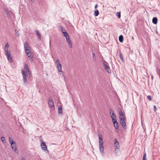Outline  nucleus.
<instances>
[{
    "mask_svg": "<svg viewBox=\"0 0 160 160\" xmlns=\"http://www.w3.org/2000/svg\"><path fill=\"white\" fill-rule=\"evenodd\" d=\"M15 33L17 35V36H18V37H19V34L18 33V31L17 29H15Z\"/></svg>",
    "mask_w": 160,
    "mask_h": 160,
    "instance_id": "obj_33",
    "label": "nucleus"
},
{
    "mask_svg": "<svg viewBox=\"0 0 160 160\" xmlns=\"http://www.w3.org/2000/svg\"><path fill=\"white\" fill-rule=\"evenodd\" d=\"M146 153H145L143 156V159H146Z\"/></svg>",
    "mask_w": 160,
    "mask_h": 160,
    "instance_id": "obj_38",
    "label": "nucleus"
},
{
    "mask_svg": "<svg viewBox=\"0 0 160 160\" xmlns=\"http://www.w3.org/2000/svg\"><path fill=\"white\" fill-rule=\"evenodd\" d=\"M41 146L42 150L45 151L47 149V147L45 142H42Z\"/></svg>",
    "mask_w": 160,
    "mask_h": 160,
    "instance_id": "obj_10",
    "label": "nucleus"
},
{
    "mask_svg": "<svg viewBox=\"0 0 160 160\" xmlns=\"http://www.w3.org/2000/svg\"><path fill=\"white\" fill-rule=\"evenodd\" d=\"M103 144H99V148L100 152L102 155H103L104 154V148L103 146Z\"/></svg>",
    "mask_w": 160,
    "mask_h": 160,
    "instance_id": "obj_11",
    "label": "nucleus"
},
{
    "mask_svg": "<svg viewBox=\"0 0 160 160\" xmlns=\"http://www.w3.org/2000/svg\"><path fill=\"white\" fill-rule=\"evenodd\" d=\"M99 14V12L98 11L97 9H95L94 14V15L95 16H97Z\"/></svg>",
    "mask_w": 160,
    "mask_h": 160,
    "instance_id": "obj_20",
    "label": "nucleus"
},
{
    "mask_svg": "<svg viewBox=\"0 0 160 160\" xmlns=\"http://www.w3.org/2000/svg\"><path fill=\"white\" fill-rule=\"evenodd\" d=\"M62 108L61 106L58 108V113L59 114L62 113Z\"/></svg>",
    "mask_w": 160,
    "mask_h": 160,
    "instance_id": "obj_19",
    "label": "nucleus"
},
{
    "mask_svg": "<svg viewBox=\"0 0 160 160\" xmlns=\"http://www.w3.org/2000/svg\"><path fill=\"white\" fill-rule=\"evenodd\" d=\"M112 121L113 124H115V123L117 122L116 120V118L114 119H112Z\"/></svg>",
    "mask_w": 160,
    "mask_h": 160,
    "instance_id": "obj_32",
    "label": "nucleus"
},
{
    "mask_svg": "<svg viewBox=\"0 0 160 160\" xmlns=\"http://www.w3.org/2000/svg\"><path fill=\"white\" fill-rule=\"evenodd\" d=\"M119 142L116 140V139H115L114 145L116 148H118L119 147Z\"/></svg>",
    "mask_w": 160,
    "mask_h": 160,
    "instance_id": "obj_16",
    "label": "nucleus"
},
{
    "mask_svg": "<svg viewBox=\"0 0 160 160\" xmlns=\"http://www.w3.org/2000/svg\"><path fill=\"white\" fill-rule=\"evenodd\" d=\"M22 160H26V159L24 158H22Z\"/></svg>",
    "mask_w": 160,
    "mask_h": 160,
    "instance_id": "obj_42",
    "label": "nucleus"
},
{
    "mask_svg": "<svg viewBox=\"0 0 160 160\" xmlns=\"http://www.w3.org/2000/svg\"><path fill=\"white\" fill-rule=\"evenodd\" d=\"M9 142L10 143V144L12 142H14V141L13 140L12 138H11L10 137H9Z\"/></svg>",
    "mask_w": 160,
    "mask_h": 160,
    "instance_id": "obj_34",
    "label": "nucleus"
},
{
    "mask_svg": "<svg viewBox=\"0 0 160 160\" xmlns=\"http://www.w3.org/2000/svg\"><path fill=\"white\" fill-rule=\"evenodd\" d=\"M119 56H120V58L121 59V60L122 61V62H123L124 61V59L123 58V56L122 55L121 53L120 52H119Z\"/></svg>",
    "mask_w": 160,
    "mask_h": 160,
    "instance_id": "obj_23",
    "label": "nucleus"
},
{
    "mask_svg": "<svg viewBox=\"0 0 160 160\" xmlns=\"http://www.w3.org/2000/svg\"><path fill=\"white\" fill-rule=\"evenodd\" d=\"M112 119H114L116 118V116H111Z\"/></svg>",
    "mask_w": 160,
    "mask_h": 160,
    "instance_id": "obj_39",
    "label": "nucleus"
},
{
    "mask_svg": "<svg viewBox=\"0 0 160 160\" xmlns=\"http://www.w3.org/2000/svg\"><path fill=\"white\" fill-rule=\"evenodd\" d=\"M1 139L3 143L4 144L6 143L5 138L4 137H1Z\"/></svg>",
    "mask_w": 160,
    "mask_h": 160,
    "instance_id": "obj_25",
    "label": "nucleus"
},
{
    "mask_svg": "<svg viewBox=\"0 0 160 160\" xmlns=\"http://www.w3.org/2000/svg\"><path fill=\"white\" fill-rule=\"evenodd\" d=\"M12 148L13 151L15 152L16 153H18V151L17 149V147L16 146V143L15 142H12V143L10 144Z\"/></svg>",
    "mask_w": 160,
    "mask_h": 160,
    "instance_id": "obj_4",
    "label": "nucleus"
},
{
    "mask_svg": "<svg viewBox=\"0 0 160 160\" xmlns=\"http://www.w3.org/2000/svg\"><path fill=\"white\" fill-rule=\"evenodd\" d=\"M119 109L118 111L119 114V118L125 117L123 115V112L121 109L119 108Z\"/></svg>",
    "mask_w": 160,
    "mask_h": 160,
    "instance_id": "obj_13",
    "label": "nucleus"
},
{
    "mask_svg": "<svg viewBox=\"0 0 160 160\" xmlns=\"http://www.w3.org/2000/svg\"><path fill=\"white\" fill-rule=\"evenodd\" d=\"M109 112H110V115L111 116H115V114H114V112H113V111L111 109V108H109Z\"/></svg>",
    "mask_w": 160,
    "mask_h": 160,
    "instance_id": "obj_21",
    "label": "nucleus"
},
{
    "mask_svg": "<svg viewBox=\"0 0 160 160\" xmlns=\"http://www.w3.org/2000/svg\"><path fill=\"white\" fill-rule=\"evenodd\" d=\"M158 18L157 17H154L152 19V23L155 24H156L158 22Z\"/></svg>",
    "mask_w": 160,
    "mask_h": 160,
    "instance_id": "obj_14",
    "label": "nucleus"
},
{
    "mask_svg": "<svg viewBox=\"0 0 160 160\" xmlns=\"http://www.w3.org/2000/svg\"><path fill=\"white\" fill-rule=\"evenodd\" d=\"M154 112H156L157 108H156V106L155 105H154Z\"/></svg>",
    "mask_w": 160,
    "mask_h": 160,
    "instance_id": "obj_40",
    "label": "nucleus"
},
{
    "mask_svg": "<svg viewBox=\"0 0 160 160\" xmlns=\"http://www.w3.org/2000/svg\"><path fill=\"white\" fill-rule=\"evenodd\" d=\"M5 12L6 14H7L8 17L10 16V14L9 13V12L7 10H5Z\"/></svg>",
    "mask_w": 160,
    "mask_h": 160,
    "instance_id": "obj_28",
    "label": "nucleus"
},
{
    "mask_svg": "<svg viewBox=\"0 0 160 160\" xmlns=\"http://www.w3.org/2000/svg\"><path fill=\"white\" fill-rule=\"evenodd\" d=\"M57 68L58 69V72H62V65L61 64H58L57 65Z\"/></svg>",
    "mask_w": 160,
    "mask_h": 160,
    "instance_id": "obj_15",
    "label": "nucleus"
},
{
    "mask_svg": "<svg viewBox=\"0 0 160 160\" xmlns=\"http://www.w3.org/2000/svg\"><path fill=\"white\" fill-rule=\"evenodd\" d=\"M65 37L69 46L70 48H72V43L71 40H70L69 36H67Z\"/></svg>",
    "mask_w": 160,
    "mask_h": 160,
    "instance_id": "obj_7",
    "label": "nucleus"
},
{
    "mask_svg": "<svg viewBox=\"0 0 160 160\" xmlns=\"http://www.w3.org/2000/svg\"><path fill=\"white\" fill-rule=\"evenodd\" d=\"M8 47H9V45H8V43H7L6 45H5V47H4V49L5 51V52H6V50H8Z\"/></svg>",
    "mask_w": 160,
    "mask_h": 160,
    "instance_id": "obj_24",
    "label": "nucleus"
},
{
    "mask_svg": "<svg viewBox=\"0 0 160 160\" xmlns=\"http://www.w3.org/2000/svg\"><path fill=\"white\" fill-rule=\"evenodd\" d=\"M113 125L115 128V131L118 132L119 131V125L118 122H117L115 123V124H113Z\"/></svg>",
    "mask_w": 160,
    "mask_h": 160,
    "instance_id": "obj_9",
    "label": "nucleus"
},
{
    "mask_svg": "<svg viewBox=\"0 0 160 160\" xmlns=\"http://www.w3.org/2000/svg\"><path fill=\"white\" fill-rule=\"evenodd\" d=\"M47 151H48V150H47Z\"/></svg>",
    "mask_w": 160,
    "mask_h": 160,
    "instance_id": "obj_46",
    "label": "nucleus"
},
{
    "mask_svg": "<svg viewBox=\"0 0 160 160\" xmlns=\"http://www.w3.org/2000/svg\"><path fill=\"white\" fill-rule=\"evenodd\" d=\"M5 54L7 57L8 60L12 62H13V60L12 57H11L10 53L8 52V50H6V52H5Z\"/></svg>",
    "mask_w": 160,
    "mask_h": 160,
    "instance_id": "obj_5",
    "label": "nucleus"
},
{
    "mask_svg": "<svg viewBox=\"0 0 160 160\" xmlns=\"http://www.w3.org/2000/svg\"><path fill=\"white\" fill-rule=\"evenodd\" d=\"M28 56L29 57L30 60L32 62L33 60V56H31V54L28 55Z\"/></svg>",
    "mask_w": 160,
    "mask_h": 160,
    "instance_id": "obj_29",
    "label": "nucleus"
},
{
    "mask_svg": "<svg viewBox=\"0 0 160 160\" xmlns=\"http://www.w3.org/2000/svg\"><path fill=\"white\" fill-rule=\"evenodd\" d=\"M31 1L32 2H33L34 1V0H31Z\"/></svg>",
    "mask_w": 160,
    "mask_h": 160,
    "instance_id": "obj_43",
    "label": "nucleus"
},
{
    "mask_svg": "<svg viewBox=\"0 0 160 160\" xmlns=\"http://www.w3.org/2000/svg\"><path fill=\"white\" fill-rule=\"evenodd\" d=\"M56 65H57L58 64H61L60 63L59 60L58 59H57L56 60Z\"/></svg>",
    "mask_w": 160,
    "mask_h": 160,
    "instance_id": "obj_35",
    "label": "nucleus"
},
{
    "mask_svg": "<svg viewBox=\"0 0 160 160\" xmlns=\"http://www.w3.org/2000/svg\"><path fill=\"white\" fill-rule=\"evenodd\" d=\"M35 33L37 35L38 39L40 40L41 39V36L40 33L37 30H35Z\"/></svg>",
    "mask_w": 160,
    "mask_h": 160,
    "instance_id": "obj_17",
    "label": "nucleus"
},
{
    "mask_svg": "<svg viewBox=\"0 0 160 160\" xmlns=\"http://www.w3.org/2000/svg\"><path fill=\"white\" fill-rule=\"evenodd\" d=\"M119 40L120 42H122L123 40V38L122 35H121L119 37Z\"/></svg>",
    "mask_w": 160,
    "mask_h": 160,
    "instance_id": "obj_18",
    "label": "nucleus"
},
{
    "mask_svg": "<svg viewBox=\"0 0 160 160\" xmlns=\"http://www.w3.org/2000/svg\"><path fill=\"white\" fill-rule=\"evenodd\" d=\"M120 124L122 125V127L125 129H126L127 128L126 123V118L125 117L120 118Z\"/></svg>",
    "mask_w": 160,
    "mask_h": 160,
    "instance_id": "obj_2",
    "label": "nucleus"
},
{
    "mask_svg": "<svg viewBox=\"0 0 160 160\" xmlns=\"http://www.w3.org/2000/svg\"><path fill=\"white\" fill-rule=\"evenodd\" d=\"M60 29L62 32V31H64V30H65V29H63V28L62 26H60Z\"/></svg>",
    "mask_w": 160,
    "mask_h": 160,
    "instance_id": "obj_37",
    "label": "nucleus"
},
{
    "mask_svg": "<svg viewBox=\"0 0 160 160\" xmlns=\"http://www.w3.org/2000/svg\"><path fill=\"white\" fill-rule=\"evenodd\" d=\"M116 15L118 18H120L121 17V13L120 12H118L116 13Z\"/></svg>",
    "mask_w": 160,
    "mask_h": 160,
    "instance_id": "obj_27",
    "label": "nucleus"
},
{
    "mask_svg": "<svg viewBox=\"0 0 160 160\" xmlns=\"http://www.w3.org/2000/svg\"><path fill=\"white\" fill-rule=\"evenodd\" d=\"M148 98L149 100H151L152 99V97L150 95H148Z\"/></svg>",
    "mask_w": 160,
    "mask_h": 160,
    "instance_id": "obj_36",
    "label": "nucleus"
},
{
    "mask_svg": "<svg viewBox=\"0 0 160 160\" xmlns=\"http://www.w3.org/2000/svg\"><path fill=\"white\" fill-rule=\"evenodd\" d=\"M97 7H98V4H96L95 6V8L96 9L97 8Z\"/></svg>",
    "mask_w": 160,
    "mask_h": 160,
    "instance_id": "obj_41",
    "label": "nucleus"
},
{
    "mask_svg": "<svg viewBox=\"0 0 160 160\" xmlns=\"http://www.w3.org/2000/svg\"><path fill=\"white\" fill-rule=\"evenodd\" d=\"M98 136L99 137V144H103L102 136L101 133H98Z\"/></svg>",
    "mask_w": 160,
    "mask_h": 160,
    "instance_id": "obj_8",
    "label": "nucleus"
},
{
    "mask_svg": "<svg viewBox=\"0 0 160 160\" xmlns=\"http://www.w3.org/2000/svg\"><path fill=\"white\" fill-rule=\"evenodd\" d=\"M151 78H152V79H153V76H151Z\"/></svg>",
    "mask_w": 160,
    "mask_h": 160,
    "instance_id": "obj_44",
    "label": "nucleus"
},
{
    "mask_svg": "<svg viewBox=\"0 0 160 160\" xmlns=\"http://www.w3.org/2000/svg\"><path fill=\"white\" fill-rule=\"evenodd\" d=\"M92 57H93V60H95L96 59V56H95V53L93 52H92Z\"/></svg>",
    "mask_w": 160,
    "mask_h": 160,
    "instance_id": "obj_31",
    "label": "nucleus"
},
{
    "mask_svg": "<svg viewBox=\"0 0 160 160\" xmlns=\"http://www.w3.org/2000/svg\"><path fill=\"white\" fill-rule=\"evenodd\" d=\"M30 49H29V50H27V51H25L26 52V53L28 56V55H30Z\"/></svg>",
    "mask_w": 160,
    "mask_h": 160,
    "instance_id": "obj_30",
    "label": "nucleus"
},
{
    "mask_svg": "<svg viewBox=\"0 0 160 160\" xmlns=\"http://www.w3.org/2000/svg\"><path fill=\"white\" fill-rule=\"evenodd\" d=\"M48 104L50 108L52 110L54 109L55 108V106L54 105V102L50 98H49L48 99Z\"/></svg>",
    "mask_w": 160,
    "mask_h": 160,
    "instance_id": "obj_3",
    "label": "nucleus"
},
{
    "mask_svg": "<svg viewBox=\"0 0 160 160\" xmlns=\"http://www.w3.org/2000/svg\"><path fill=\"white\" fill-rule=\"evenodd\" d=\"M62 33L63 34V35L65 37L69 35L68 33L66 32L65 30H64V31H62Z\"/></svg>",
    "mask_w": 160,
    "mask_h": 160,
    "instance_id": "obj_22",
    "label": "nucleus"
},
{
    "mask_svg": "<svg viewBox=\"0 0 160 160\" xmlns=\"http://www.w3.org/2000/svg\"><path fill=\"white\" fill-rule=\"evenodd\" d=\"M105 62H104L103 63V66L105 69H106L107 72H108V73H110L111 70L110 69V68L109 66L107 64L108 63L107 62H106L105 61Z\"/></svg>",
    "mask_w": 160,
    "mask_h": 160,
    "instance_id": "obj_6",
    "label": "nucleus"
},
{
    "mask_svg": "<svg viewBox=\"0 0 160 160\" xmlns=\"http://www.w3.org/2000/svg\"><path fill=\"white\" fill-rule=\"evenodd\" d=\"M24 48L25 51H27L30 49V47L29 46L28 43L27 42H25L24 44Z\"/></svg>",
    "mask_w": 160,
    "mask_h": 160,
    "instance_id": "obj_12",
    "label": "nucleus"
},
{
    "mask_svg": "<svg viewBox=\"0 0 160 160\" xmlns=\"http://www.w3.org/2000/svg\"><path fill=\"white\" fill-rule=\"evenodd\" d=\"M146 159H143V160H146Z\"/></svg>",
    "mask_w": 160,
    "mask_h": 160,
    "instance_id": "obj_45",
    "label": "nucleus"
},
{
    "mask_svg": "<svg viewBox=\"0 0 160 160\" xmlns=\"http://www.w3.org/2000/svg\"><path fill=\"white\" fill-rule=\"evenodd\" d=\"M156 72L157 74L159 75V77H160V69L159 68H157Z\"/></svg>",
    "mask_w": 160,
    "mask_h": 160,
    "instance_id": "obj_26",
    "label": "nucleus"
},
{
    "mask_svg": "<svg viewBox=\"0 0 160 160\" xmlns=\"http://www.w3.org/2000/svg\"><path fill=\"white\" fill-rule=\"evenodd\" d=\"M24 68L26 70V73L25 72V71L23 70H22V73L23 76L24 84L26 85L27 83V77L28 78H30L31 75V72H30L28 66L27 64H25Z\"/></svg>",
    "mask_w": 160,
    "mask_h": 160,
    "instance_id": "obj_1",
    "label": "nucleus"
}]
</instances>
